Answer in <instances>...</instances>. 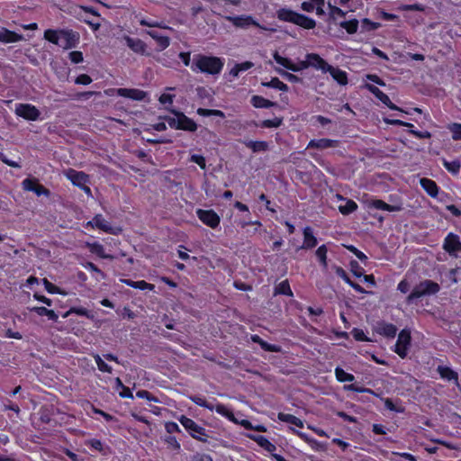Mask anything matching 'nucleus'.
Listing matches in <instances>:
<instances>
[{
	"mask_svg": "<svg viewBox=\"0 0 461 461\" xmlns=\"http://www.w3.org/2000/svg\"><path fill=\"white\" fill-rule=\"evenodd\" d=\"M92 81L93 80H92L91 77L87 74H80L75 79V83L77 85H84V86H87V85L91 84Z\"/></svg>",
	"mask_w": 461,
	"mask_h": 461,
	"instance_id": "obj_58",
	"label": "nucleus"
},
{
	"mask_svg": "<svg viewBox=\"0 0 461 461\" xmlns=\"http://www.w3.org/2000/svg\"><path fill=\"white\" fill-rule=\"evenodd\" d=\"M303 241L301 249H312L318 244V240L313 234V230L310 226H306L303 230Z\"/></svg>",
	"mask_w": 461,
	"mask_h": 461,
	"instance_id": "obj_20",
	"label": "nucleus"
},
{
	"mask_svg": "<svg viewBox=\"0 0 461 461\" xmlns=\"http://www.w3.org/2000/svg\"><path fill=\"white\" fill-rule=\"evenodd\" d=\"M65 176L77 187L85 185V184L89 182V176L86 173L83 171H77L73 168H68L65 172Z\"/></svg>",
	"mask_w": 461,
	"mask_h": 461,
	"instance_id": "obj_18",
	"label": "nucleus"
},
{
	"mask_svg": "<svg viewBox=\"0 0 461 461\" xmlns=\"http://www.w3.org/2000/svg\"><path fill=\"white\" fill-rule=\"evenodd\" d=\"M442 248L450 257L457 258L461 253L460 237L454 232L447 233L444 239Z\"/></svg>",
	"mask_w": 461,
	"mask_h": 461,
	"instance_id": "obj_8",
	"label": "nucleus"
},
{
	"mask_svg": "<svg viewBox=\"0 0 461 461\" xmlns=\"http://www.w3.org/2000/svg\"><path fill=\"white\" fill-rule=\"evenodd\" d=\"M283 124L282 117H275L274 119L263 120L259 123L255 122L257 127L261 128H278Z\"/></svg>",
	"mask_w": 461,
	"mask_h": 461,
	"instance_id": "obj_40",
	"label": "nucleus"
},
{
	"mask_svg": "<svg viewBox=\"0 0 461 461\" xmlns=\"http://www.w3.org/2000/svg\"><path fill=\"white\" fill-rule=\"evenodd\" d=\"M22 185L25 191L33 192L37 196L44 195L49 197L51 194L50 189L40 184L39 180L34 177H27L23 179Z\"/></svg>",
	"mask_w": 461,
	"mask_h": 461,
	"instance_id": "obj_12",
	"label": "nucleus"
},
{
	"mask_svg": "<svg viewBox=\"0 0 461 461\" xmlns=\"http://www.w3.org/2000/svg\"><path fill=\"white\" fill-rule=\"evenodd\" d=\"M69 59L74 64L81 63L84 60L83 53L79 50H73L68 54Z\"/></svg>",
	"mask_w": 461,
	"mask_h": 461,
	"instance_id": "obj_57",
	"label": "nucleus"
},
{
	"mask_svg": "<svg viewBox=\"0 0 461 461\" xmlns=\"http://www.w3.org/2000/svg\"><path fill=\"white\" fill-rule=\"evenodd\" d=\"M349 266H350V270L352 272V274L356 276V277H361L362 276H364V268L358 264L357 261L356 260H351L349 262Z\"/></svg>",
	"mask_w": 461,
	"mask_h": 461,
	"instance_id": "obj_49",
	"label": "nucleus"
},
{
	"mask_svg": "<svg viewBox=\"0 0 461 461\" xmlns=\"http://www.w3.org/2000/svg\"><path fill=\"white\" fill-rule=\"evenodd\" d=\"M377 17L384 21H396L399 19L398 15L387 13L383 9L378 11Z\"/></svg>",
	"mask_w": 461,
	"mask_h": 461,
	"instance_id": "obj_56",
	"label": "nucleus"
},
{
	"mask_svg": "<svg viewBox=\"0 0 461 461\" xmlns=\"http://www.w3.org/2000/svg\"><path fill=\"white\" fill-rule=\"evenodd\" d=\"M190 161L197 164L201 168H205L206 167V161L205 158L199 154H194L190 158Z\"/></svg>",
	"mask_w": 461,
	"mask_h": 461,
	"instance_id": "obj_59",
	"label": "nucleus"
},
{
	"mask_svg": "<svg viewBox=\"0 0 461 461\" xmlns=\"http://www.w3.org/2000/svg\"><path fill=\"white\" fill-rule=\"evenodd\" d=\"M334 270L336 275L340 277L346 284H348L350 280V277L348 276V273L345 271V269L341 267L335 266Z\"/></svg>",
	"mask_w": 461,
	"mask_h": 461,
	"instance_id": "obj_60",
	"label": "nucleus"
},
{
	"mask_svg": "<svg viewBox=\"0 0 461 461\" xmlns=\"http://www.w3.org/2000/svg\"><path fill=\"white\" fill-rule=\"evenodd\" d=\"M262 86L268 88L278 89L283 92H287L289 90L288 86L282 82L278 77H272L268 82H262Z\"/></svg>",
	"mask_w": 461,
	"mask_h": 461,
	"instance_id": "obj_36",
	"label": "nucleus"
},
{
	"mask_svg": "<svg viewBox=\"0 0 461 461\" xmlns=\"http://www.w3.org/2000/svg\"><path fill=\"white\" fill-rule=\"evenodd\" d=\"M345 248L353 253L361 262H366L367 260V257L364 252L359 250L357 247L354 245H346Z\"/></svg>",
	"mask_w": 461,
	"mask_h": 461,
	"instance_id": "obj_51",
	"label": "nucleus"
},
{
	"mask_svg": "<svg viewBox=\"0 0 461 461\" xmlns=\"http://www.w3.org/2000/svg\"><path fill=\"white\" fill-rule=\"evenodd\" d=\"M190 400L193 402H194L195 404L205 407V408L209 409L210 411L213 410V406L212 404L208 403L205 399H203L200 396H196V395L190 396Z\"/></svg>",
	"mask_w": 461,
	"mask_h": 461,
	"instance_id": "obj_54",
	"label": "nucleus"
},
{
	"mask_svg": "<svg viewBox=\"0 0 461 461\" xmlns=\"http://www.w3.org/2000/svg\"><path fill=\"white\" fill-rule=\"evenodd\" d=\"M89 251L101 258H110L111 256L105 254L104 246L99 242L87 243Z\"/></svg>",
	"mask_w": 461,
	"mask_h": 461,
	"instance_id": "obj_37",
	"label": "nucleus"
},
{
	"mask_svg": "<svg viewBox=\"0 0 461 461\" xmlns=\"http://www.w3.org/2000/svg\"><path fill=\"white\" fill-rule=\"evenodd\" d=\"M44 39L64 50L76 48L79 43L78 32L70 29H47L44 32Z\"/></svg>",
	"mask_w": 461,
	"mask_h": 461,
	"instance_id": "obj_1",
	"label": "nucleus"
},
{
	"mask_svg": "<svg viewBox=\"0 0 461 461\" xmlns=\"http://www.w3.org/2000/svg\"><path fill=\"white\" fill-rule=\"evenodd\" d=\"M385 123L393 125V126H405L409 128V133L414 136L417 139L424 140L430 139L431 133L429 131H418L414 129V125L411 122H406L399 119H384Z\"/></svg>",
	"mask_w": 461,
	"mask_h": 461,
	"instance_id": "obj_13",
	"label": "nucleus"
},
{
	"mask_svg": "<svg viewBox=\"0 0 461 461\" xmlns=\"http://www.w3.org/2000/svg\"><path fill=\"white\" fill-rule=\"evenodd\" d=\"M145 33L151 37L157 42V51H162L169 47L170 38L168 36L160 35L157 31L149 30Z\"/></svg>",
	"mask_w": 461,
	"mask_h": 461,
	"instance_id": "obj_23",
	"label": "nucleus"
},
{
	"mask_svg": "<svg viewBox=\"0 0 461 461\" xmlns=\"http://www.w3.org/2000/svg\"><path fill=\"white\" fill-rule=\"evenodd\" d=\"M117 95L135 101H142L146 98L147 93L138 88H118Z\"/></svg>",
	"mask_w": 461,
	"mask_h": 461,
	"instance_id": "obj_19",
	"label": "nucleus"
},
{
	"mask_svg": "<svg viewBox=\"0 0 461 461\" xmlns=\"http://www.w3.org/2000/svg\"><path fill=\"white\" fill-rule=\"evenodd\" d=\"M331 77L340 86H346L348 83V73L338 67L330 66L327 70Z\"/></svg>",
	"mask_w": 461,
	"mask_h": 461,
	"instance_id": "obj_26",
	"label": "nucleus"
},
{
	"mask_svg": "<svg viewBox=\"0 0 461 461\" xmlns=\"http://www.w3.org/2000/svg\"><path fill=\"white\" fill-rule=\"evenodd\" d=\"M366 206L367 207V209H376L390 212H399L402 210V207L400 205L389 204L381 199L366 200Z\"/></svg>",
	"mask_w": 461,
	"mask_h": 461,
	"instance_id": "obj_17",
	"label": "nucleus"
},
{
	"mask_svg": "<svg viewBox=\"0 0 461 461\" xmlns=\"http://www.w3.org/2000/svg\"><path fill=\"white\" fill-rule=\"evenodd\" d=\"M442 165L453 176H457L460 172L461 162L459 159H454L452 161H448L446 158H443Z\"/></svg>",
	"mask_w": 461,
	"mask_h": 461,
	"instance_id": "obj_34",
	"label": "nucleus"
},
{
	"mask_svg": "<svg viewBox=\"0 0 461 461\" xmlns=\"http://www.w3.org/2000/svg\"><path fill=\"white\" fill-rule=\"evenodd\" d=\"M382 26L380 23L373 22L368 18L361 20V32H370L379 29Z\"/></svg>",
	"mask_w": 461,
	"mask_h": 461,
	"instance_id": "obj_41",
	"label": "nucleus"
},
{
	"mask_svg": "<svg viewBox=\"0 0 461 461\" xmlns=\"http://www.w3.org/2000/svg\"><path fill=\"white\" fill-rule=\"evenodd\" d=\"M440 291V285L430 279H425L416 285L406 298L407 303H412L415 300L423 296H429L438 294Z\"/></svg>",
	"mask_w": 461,
	"mask_h": 461,
	"instance_id": "obj_4",
	"label": "nucleus"
},
{
	"mask_svg": "<svg viewBox=\"0 0 461 461\" xmlns=\"http://www.w3.org/2000/svg\"><path fill=\"white\" fill-rule=\"evenodd\" d=\"M174 97H175L174 95L164 93L159 96L158 101L162 104H170L171 105L174 102Z\"/></svg>",
	"mask_w": 461,
	"mask_h": 461,
	"instance_id": "obj_62",
	"label": "nucleus"
},
{
	"mask_svg": "<svg viewBox=\"0 0 461 461\" xmlns=\"http://www.w3.org/2000/svg\"><path fill=\"white\" fill-rule=\"evenodd\" d=\"M136 289L154 291L155 285L144 280L137 281Z\"/></svg>",
	"mask_w": 461,
	"mask_h": 461,
	"instance_id": "obj_63",
	"label": "nucleus"
},
{
	"mask_svg": "<svg viewBox=\"0 0 461 461\" xmlns=\"http://www.w3.org/2000/svg\"><path fill=\"white\" fill-rule=\"evenodd\" d=\"M249 438L255 440L261 447H263L268 452H273L274 450H276V446L263 436L251 435L249 436Z\"/></svg>",
	"mask_w": 461,
	"mask_h": 461,
	"instance_id": "obj_39",
	"label": "nucleus"
},
{
	"mask_svg": "<svg viewBox=\"0 0 461 461\" xmlns=\"http://www.w3.org/2000/svg\"><path fill=\"white\" fill-rule=\"evenodd\" d=\"M274 294H282L292 297L294 295L289 281L287 279L280 282L275 286Z\"/></svg>",
	"mask_w": 461,
	"mask_h": 461,
	"instance_id": "obj_33",
	"label": "nucleus"
},
{
	"mask_svg": "<svg viewBox=\"0 0 461 461\" xmlns=\"http://www.w3.org/2000/svg\"><path fill=\"white\" fill-rule=\"evenodd\" d=\"M357 209V203L352 199H347L345 204H340L338 207L339 212L345 216L355 212Z\"/></svg>",
	"mask_w": 461,
	"mask_h": 461,
	"instance_id": "obj_32",
	"label": "nucleus"
},
{
	"mask_svg": "<svg viewBox=\"0 0 461 461\" xmlns=\"http://www.w3.org/2000/svg\"><path fill=\"white\" fill-rule=\"evenodd\" d=\"M43 284L46 291L51 294H65L59 287L50 282L48 279H43Z\"/></svg>",
	"mask_w": 461,
	"mask_h": 461,
	"instance_id": "obj_47",
	"label": "nucleus"
},
{
	"mask_svg": "<svg viewBox=\"0 0 461 461\" xmlns=\"http://www.w3.org/2000/svg\"><path fill=\"white\" fill-rule=\"evenodd\" d=\"M329 9L330 19L333 22H336L337 17L344 18L347 14L345 11H343L338 6L332 5L330 3H329Z\"/></svg>",
	"mask_w": 461,
	"mask_h": 461,
	"instance_id": "obj_44",
	"label": "nucleus"
},
{
	"mask_svg": "<svg viewBox=\"0 0 461 461\" xmlns=\"http://www.w3.org/2000/svg\"><path fill=\"white\" fill-rule=\"evenodd\" d=\"M242 143L253 152L267 151L269 145L265 140H243Z\"/></svg>",
	"mask_w": 461,
	"mask_h": 461,
	"instance_id": "obj_29",
	"label": "nucleus"
},
{
	"mask_svg": "<svg viewBox=\"0 0 461 461\" xmlns=\"http://www.w3.org/2000/svg\"><path fill=\"white\" fill-rule=\"evenodd\" d=\"M447 129L452 133V139L454 140H461V123L452 122L447 125Z\"/></svg>",
	"mask_w": 461,
	"mask_h": 461,
	"instance_id": "obj_46",
	"label": "nucleus"
},
{
	"mask_svg": "<svg viewBox=\"0 0 461 461\" xmlns=\"http://www.w3.org/2000/svg\"><path fill=\"white\" fill-rule=\"evenodd\" d=\"M339 25L346 30L348 34H354L357 32L359 23L356 18H353L349 21H342L339 23Z\"/></svg>",
	"mask_w": 461,
	"mask_h": 461,
	"instance_id": "obj_38",
	"label": "nucleus"
},
{
	"mask_svg": "<svg viewBox=\"0 0 461 461\" xmlns=\"http://www.w3.org/2000/svg\"><path fill=\"white\" fill-rule=\"evenodd\" d=\"M278 419L282 421L295 425L300 428H302L303 426V421L292 414H285V413L280 412L278 414Z\"/></svg>",
	"mask_w": 461,
	"mask_h": 461,
	"instance_id": "obj_43",
	"label": "nucleus"
},
{
	"mask_svg": "<svg viewBox=\"0 0 461 461\" xmlns=\"http://www.w3.org/2000/svg\"><path fill=\"white\" fill-rule=\"evenodd\" d=\"M86 227L98 229L105 233L113 235H118L122 231L120 227H113L101 213L95 214L91 221L86 222Z\"/></svg>",
	"mask_w": 461,
	"mask_h": 461,
	"instance_id": "obj_6",
	"label": "nucleus"
},
{
	"mask_svg": "<svg viewBox=\"0 0 461 461\" xmlns=\"http://www.w3.org/2000/svg\"><path fill=\"white\" fill-rule=\"evenodd\" d=\"M69 313H76L78 316H85L87 318L89 317L88 310L84 307H72L68 312H66L64 317H67Z\"/></svg>",
	"mask_w": 461,
	"mask_h": 461,
	"instance_id": "obj_55",
	"label": "nucleus"
},
{
	"mask_svg": "<svg viewBox=\"0 0 461 461\" xmlns=\"http://www.w3.org/2000/svg\"><path fill=\"white\" fill-rule=\"evenodd\" d=\"M224 67V59L220 57L203 54L195 55L191 68L208 75H219Z\"/></svg>",
	"mask_w": 461,
	"mask_h": 461,
	"instance_id": "obj_2",
	"label": "nucleus"
},
{
	"mask_svg": "<svg viewBox=\"0 0 461 461\" xmlns=\"http://www.w3.org/2000/svg\"><path fill=\"white\" fill-rule=\"evenodd\" d=\"M306 58H308L310 67L314 68L316 69H320L323 73H327V70L330 65L324 59H322L319 54L308 53L306 55Z\"/></svg>",
	"mask_w": 461,
	"mask_h": 461,
	"instance_id": "obj_22",
	"label": "nucleus"
},
{
	"mask_svg": "<svg viewBox=\"0 0 461 461\" xmlns=\"http://www.w3.org/2000/svg\"><path fill=\"white\" fill-rule=\"evenodd\" d=\"M197 114L203 117L209 116H216L224 119L225 113L218 109H207V108H198L196 111Z\"/></svg>",
	"mask_w": 461,
	"mask_h": 461,
	"instance_id": "obj_42",
	"label": "nucleus"
},
{
	"mask_svg": "<svg viewBox=\"0 0 461 461\" xmlns=\"http://www.w3.org/2000/svg\"><path fill=\"white\" fill-rule=\"evenodd\" d=\"M328 248L325 244L321 245L315 251V256L322 267V268L326 269L328 267Z\"/></svg>",
	"mask_w": 461,
	"mask_h": 461,
	"instance_id": "obj_35",
	"label": "nucleus"
},
{
	"mask_svg": "<svg viewBox=\"0 0 461 461\" xmlns=\"http://www.w3.org/2000/svg\"><path fill=\"white\" fill-rule=\"evenodd\" d=\"M215 411L227 417L230 420L235 422V423H239L240 424L242 427H244L245 429H253V426L252 424L250 423V421H249L248 420H242L240 421H239L233 415V413L231 411H230L224 405L222 404H218L216 405L215 407Z\"/></svg>",
	"mask_w": 461,
	"mask_h": 461,
	"instance_id": "obj_21",
	"label": "nucleus"
},
{
	"mask_svg": "<svg viewBox=\"0 0 461 461\" xmlns=\"http://www.w3.org/2000/svg\"><path fill=\"white\" fill-rule=\"evenodd\" d=\"M83 267L90 272L98 274L102 279L105 278V274L93 262H86V264H83Z\"/></svg>",
	"mask_w": 461,
	"mask_h": 461,
	"instance_id": "obj_53",
	"label": "nucleus"
},
{
	"mask_svg": "<svg viewBox=\"0 0 461 461\" xmlns=\"http://www.w3.org/2000/svg\"><path fill=\"white\" fill-rule=\"evenodd\" d=\"M411 341V332L405 329L402 330L394 345V352L402 358H404L408 354Z\"/></svg>",
	"mask_w": 461,
	"mask_h": 461,
	"instance_id": "obj_10",
	"label": "nucleus"
},
{
	"mask_svg": "<svg viewBox=\"0 0 461 461\" xmlns=\"http://www.w3.org/2000/svg\"><path fill=\"white\" fill-rule=\"evenodd\" d=\"M365 87L389 109L393 111H402V109L393 104L389 96L381 91L377 86L372 84H366Z\"/></svg>",
	"mask_w": 461,
	"mask_h": 461,
	"instance_id": "obj_16",
	"label": "nucleus"
},
{
	"mask_svg": "<svg viewBox=\"0 0 461 461\" xmlns=\"http://www.w3.org/2000/svg\"><path fill=\"white\" fill-rule=\"evenodd\" d=\"M351 334L355 340L360 341V342H366L370 341V339L366 337L364 330L358 328H354L351 330Z\"/></svg>",
	"mask_w": 461,
	"mask_h": 461,
	"instance_id": "obj_50",
	"label": "nucleus"
},
{
	"mask_svg": "<svg viewBox=\"0 0 461 461\" xmlns=\"http://www.w3.org/2000/svg\"><path fill=\"white\" fill-rule=\"evenodd\" d=\"M23 39L22 34H19L14 31H10L6 28H1L0 30V42L3 43H14L18 42Z\"/></svg>",
	"mask_w": 461,
	"mask_h": 461,
	"instance_id": "obj_27",
	"label": "nucleus"
},
{
	"mask_svg": "<svg viewBox=\"0 0 461 461\" xmlns=\"http://www.w3.org/2000/svg\"><path fill=\"white\" fill-rule=\"evenodd\" d=\"M0 161L14 168L21 167V165L18 162L9 159L3 152H0Z\"/></svg>",
	"mask_w": 461,
	"mask_h": 461,
	"instance_id": "obj_61",
	"label": "nucleus"
},
{
	"mask_svg": "<svg viewBox=\"0 0 461 461\" xmlns=\"http://www.w3.org/2000/svg\"><path fill=\"white\" fill-rule=\"evenodd\" d=\"M114 384H116L117 388H121L122 391L119 392V395L122 398H133V394L129 387H126L122 384V381L119 377H116L114 379Z\"/></svg>",
	"mask_w": 461,
	"mask_h": 461,
	"instance_id": "obj_45",
	"label": "nucleus"
},
{
	"mask_svg": "<svg viewBox=\"0 0 461 461\" xmlns=\"http://www.w3.org/2000/svg\"><path fill=\"white\" fill-rule=\"evenodd\" d=\"M338 146V140L330 139H312L309 141L307 149H325Z\"/></svg>",
	"mask_w": 461,
	"mask_h": 461,
	"instance_id": "obj_24",
	"label": "nucleus"
},
{
	"mask_svg": "<svg viewBox=\"0 0 461 461\" xmlns=\"http://www.w3.org/2000/svg\"><path fill=\"white\" fill-rule=\"evenodd\" d=\"M277 72L285 78L286 79L287 81L291 82V83H302L303 82V78L299 77L298 76L294 75V74H292L290 72H287V71H285V70H282V69H278Z\"/></svg>",
	"mask_w": 461,
	"mask_h": 461,
	"instance_id": "obj_48",
	"label": "nucleus"
},
{
	"mask_svg": "<svg viewBox=\"0 0 461 461\" xmlns=\"http://www.w3.org/2000/svg\"><path fill=\"white\" fill-rule=\"evenodd\" d=\"M171 113L175 115L165 116L164 119L171 129L181 130L190 132H194L197 130V123L183 112L177 110H171Z\"/></svg>",
	"mask_w": 461,
	"mask_h": 461,
	"instance_id": "obj_5",
	"label": "nucleus"
},
{
	"mask_svg": "<svg viewBox=\"0 0 461 461\" xmlns=\"http://www.w3.org/2000/svg\"><path fill=\"white\" fill-rule=\"evenodd\" d=\"M259 346L262 349H264L265 351H267V352L276 353V352L280 351V346L276 345V344H270V343L267 342L266 340H264L263 339H261Z\"/></svg>",
	"mask_w": 461,
	"mask_h": 461,
	"instance_id": "obj_52",
	"label": "nucleus"
},
{
	"mask_svg": "<svg viewBox=\"0 0 461 461\" xmlns=\"http://www.w3.org/2000/svg\"><path fill=\"white\" fill-rule=\"evenodd\" d=\"M276 17L279 21L291 23L306 30L314 29L316 26V21L313 18L286 7L278 9Z\"/></svg>",
	"mask_w": 461,
	"mask_h": 461,
	"instance_id": "obj_3",
	"label": "nucleus"
},
{
	"mask_svg": "<svg viewBox=\"0 0 461 461\" xmlns=\"http://www.w3.org/2000/svg\"><path fill=\"white\" fill-rule=\"evenodd\" d=\"M196 215L204 225L213 230L220 225L221 218L212 209H197Z\"/></svg>",
	"mask_w": 461,
	"mask_h": 461,
	"instance_id": "obj_11",
	"label": "nucleus"
},
{
	"mask_svg": "<svg viewBox=\"0 0 461 461\" xmlns=\"http://www.w3.org/2000/svg\"><path fill=\"white\" fill-rule=\"evenodd\" d=\"M14 113L27 121H37L41 115L39 109L31 104H16Z\"/></svg>",
	"mask_w": 461,
	"mask_h": 461,
	"instance_id": "obj_9",
	"label": "nucleus"
},
{
	"mask_svg": "<svg viewBox=\"0 0 461 461\" xmlns=\"http://www.w3.org/2000/svg\"><path fill=\"white\" fill-rule=\"evenodd\" d=\"M275 61L285 68L291 70L293 72H298V68H295V64L288 58L283 57L276 52L273 55Z\"/></svg>",
	"mask_w": 461,
	"mask_h": 461,
	"instance_id": "obj_31",
	"label": "nucleus"
},
{
	"mask_svg": "<svg viewBox=\"0 0 461 461\" xmlns=\"http://www.w3.org/2000/svg\"><path fill=\"white\" fill-rule=\"evenodd\" d=\"M250 104L255 108H265V109L271 108V107H274L276 105V103L272 102L268 99H266L265 97H263L261 95H252V97L250 99Z\"/></svg>",
	"mask_w": 461,
	"mask_h": 461,
	"instance_id": "obj_30",
	"label": "nucleus"
},
{
	"mask_svg": "<svg viewBox=\"0 0 461 461\" xmlns=\"http://www.w3.org/2000/svg\"><path fill=\"white\" fill-rule=\"evenodd\" d=\"M420 185L430 197L436 198L438 196L439 187L434 180L423 177L420 178Z\"/></svg>",
	"mask_w": 461,
	"mask_h": 461,
	"instance_id": "obj_25",
	"label": "nucleus"
},
{
	"mask_svg": "<svg viewBox=\"0 0 461 461\" xmlns=\"http://www.w3.org/2000/svg\"><path fill=\"white\" fill-rule=\"evenodd\" d=\"M124 41L127 47L135 54L150 57L151 53L148 50V45L139 38H131L124 36Z\"/></svg>",
	"mask_w": 461,
	"mask_h": 461,
	"instance_id": "obj_14",
	"label": "nucleus"
},
{
	"mask_svg": "<svg viewBox=\"0 0 461 461\" xmlns=\"http://www.w3.org/2000/svg\"><path fill=\"white\" fill-rule=\"evenodd\" d=\"M181 424L191 432V435L202 441L206 440L207 435L205 434V430L203 428L198 426L193 420L182 416L180 418Z\"/></svg>",
	"mask_w": 461,
	"mask_h": 461,
	"instance_id": "obj_15",
	"label": "nucleus"
},
{
	"mask_svg": "<svg viewBox=\"0 0 461 461\" xmlns=\"http://www.w3.org/2000/svg\"><path fill=\"white\" fill-rule=\"evenodd\" d=\"M228 20L238 28H248L249 26H255L260 30L267 31L271 32H276V29L272 27H267L265 25H261L258 21H256L252 16L250 15H238V16H232L228 17Z\"/></svg>",
	"mask_w": 461,
	"mask_h": 461,
	"instance_id": "obj_7",
	"label": "nucleus"
},
{
	"mask_svg": "<svg viewBox=\"0 0 461 461\" xmlns=\"http://www.w3.org/2000/svg\"><path fill=\"white\" fill-rule=\"evenodd\" d=\"M366 77L368 81H371L378 86H385V82L376 74H367L366 76Z\"/></svg>",
	"mask_w": 461,
	"mask_h": 461,
	"instance_id": "obj_64",
	"label": "nucleus"
},
{
	"mask_svg": "<svg viewBox=\"0 0 461 461\" xmlns=\"http://www.w3.org/2000/svg\"><path fill=\"white\" fill-rule=\"evenodd\" d=\"M377 333L387 339H393L396 336L397 328L393 323L382 322L377 327Z\"/></svg>",
	"mask_w": 461,
	"mask_h": 461,
	"instance_id": "obj_28",
	"label": "nucleus"
}]
</instances>
